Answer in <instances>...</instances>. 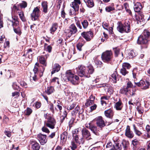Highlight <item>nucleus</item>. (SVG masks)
I'll list each match as a JSON object with an SVG mask.
<instances>
[{
	"label": "nucleus",
	"instance_id": "obj_61",
	"mask_svg": "<svg viewBox=\"0 0 150 150\" xmlns=\"http://www.w3.org/2000/svg\"><path fill=\"white\" fill-rule=\"evenodd\" d=\"M132 83L130 81H128L127 83V86L126 87L128 89H129V88H131L132 86Z\"/></svg>",
	"mask_w": 150,
	"mask_h": 150
},
{
	"label": "nucleus",
	"instance_id": "obj_19",
	"mask_svg": "<svg viewBox=\"0 0 150 150\" xmlns=\"http://www.w3.org/2000/svg\"><path fill=\"white\" fill-rule=\"evenodd\" d=\"M104 114L107 117L111 119L113 115V112L112 109H110L105 111Z\"/></svg>",
	"mask_w": 150,
	"mask_h": 150
},
{
	"label": "nucleus",
	"instance_id": "obj_57",
	"mask_svg": "<svg viewBox=\"0 0 150 150\" xmlns=\"http://www.w3.org/2000/svg\"><path fill=\"white\" fill-rule=\"evenodd\" d=\"M35 106L37 109L39 108L41 106V102H37L35 103Z\"/></svg>",
	"mask_w": 150,
	"mask_h": 150
},
{
	"label": "nucleus",
	"instance_id": "obj_3",
	"mask_svg": "<svg viewBox=\"0 0 150 150\" xmlns=\"http://www.w3.org/2000/svg\"><path fill=\"white\" fill-rule=\"evenodd\" d=\"M65 76V77L73 84H74L76 81L79 79V77L76 75H74L70 70L66 71Z\"/></svg>",
	"mask_w": 150,
	"mask_h": 150
},
{
	"label": "nucleus",
	"instance_id": "obj_21",
	"mask_svg": "<svg viewBox=\"0 0 150 150\" xmlns=\"http://www.w3.org/2000/svg\"><path fill=\"white\" fill-rule=\"evenodd\" d=\"M50 83L51 85H58L59 83V79L56 77L53 78L50 80Z\"/></svg>",
	"mask_w": 150,
	"mask_h": 150
},
{
	"label": "nucleus",
	"instance_id": "obj_4",
	"mask_svg": "<svg viewBox=\"0 0 150 150\" xmlns=\"http://www.w3.org/2000/svg\"><path fill=\"white\" fill-rule=\"evenodd\" d=\"M77 32V29L74 24H71L70 27L69 29L66 30L65 35L67 37L69 38L73 34L76 33Z\"/></svg>",
	"mask_w": 150,
	"mask_h": 150
},
{
	"label": "nucleus",
	"instance_id": "obj_35",
	"mask_svg": "<svg viewBox=\"0 0 150 150\" xmlns=\"http://www.w3.org/2000/svg\"><path fill=\"white\" fill-rule=\"evenodd\" d=\"M44 50L45 51H47L49 53L51 52L52 47L50 45H47V44L45 43L44 45Z\"/></svg>",
	"mask_w": 150,
	"mask_h": 150
},
{
	"label": "nucleus",
	"instance_id": "obj_14",
	"mask_svg": "<svg viewBox=\"0 0 150 150\" xmlns=\"http://www.w3.org/2000/svg\"><path fill=\"white\" fill-rule=\"evenodd\" d=\"M48 56L47 55L45 56H39L38 58L39 59L40 62L45 67L47 65L46 59Z\"/></svg>",
	"mask_w": 150,
	"mask_h": 150
},
{
	"label": "nucleus",
	"instance_id": "obj_33",
	"mask_svg": "<svg viewBox=\"0 0 150 150\" xmlns=\"http://www.w3.org/2000/svg\"><path fill=\"white\" fill-rule=\"evenodd\" d=\"M150 86V83L149 82L146 81H144V83H143V86H142V89L145 90L148 88Z\"/></svg>",
	"mask_w": 150,
	"mask_h": 150
},
{
	"label": "nucleus",
	"instance_id": "obj_13",
	"mask_svg": "<svg viewBox=\"0 0 150 150\" xmlns=\"http://www.w3.org/2000/svg\"><path fill=\"white\" fill-rule=\"evenodd\" d=\"M125 135L128 138H132L134 136L133 132L130 130V127L127 125L125 130Z\"/></svg>",
	"mask_w": 150,
	"mask_h": 150
},
{
	"label": "nucleus",
	"instance_id": "obj_23",
	"mask_svg": "<svg viewBox=\"0 0 150 150\" xmlns=\"http://www.w3.org/2000/svg\"><path fill=\"white\" fill-rule=\"evenodd\" d=\"M60 66L58 64H55L54 65L51 74H52L56 72H58L60 69Z\"/></svg>",
	"mask_w": 150,
	"mask_h": 150
},
{
	"label": "nucleus",
	"instance_id": "obj_50",
	"mask_svg": "<svg viewBox=\"0 0 150 150\" xmlns=\"http://www.w3.org/2000/svg\"><path fill=\"white\" fill-rule=\"evenodd\" d=\"M132 144L135 147L139 143V141L137 139H135L132 141Z\"/></svg>",
	"mask_w": 150,
	"mask_h": 150
},
{
	"label": "nucleus",
	"instance_id": "obj_64",
	"mask_svg": "<svg viewBox=\"0 0 150 150\" xmlns=\"http://www.w3.org/2000/svg\"><path fill=\"white\" fill-rule=\"evenodd\" d=\"M34 74H38V68L37 67L35 66L33 69Z\"/></svg>",
	"mask_w": 150,
	"mask_h": 150
},
{
	"label": "nucleus",
	"instance_id": "obj_60",
	"mask_svg": "<svg viewBox=\"0 0 150 150\" xmlns=\"http://www.w3.org/2000/svg\"><path fill=\"white\" fill-rule=\"evenodd\" d=\"M76 12L74 11V9H70L69 11V14L70 15H76Z\"/></svg>",
	"mask_w": 150,
	"mask_h": 150
},
{
	"label": "nucleus",
	"instance_id": "obj_36",
	"mask_svg": "<svg viewBox=\"0 0 150 150\" xmlns=\"http://www.w3.org/2000/svg\"><path fill=\"white\" fill-rule=\"evenodd\" d=\"M54 91V88L52 86L48 87L46 91L47 94L50 95Z\"/></svg>",
	"mask_w": 150,
	"mask_h": 150
},
{
	"label": "nucleus",
	"instance_id": "obj_42",
	"mask_svg": "<svg viewBox=\"0 0 150 150\" xmlns=\"http://www.w3.org/2000/svg\"><path fill=\"white\" fill-rule=\"evenodd\" d=\"M94 62L97 67H101L102 63L100 60L96 59L95 60Z\"/></svg>",
	"mask_w": 150,
	"mask_h": 150
},
{
	"label": "nucleus",
	"instance_id": "obj_10",
	"mask_svg": "<svg viewBox=\"0 0 150 150\" xmlns=\"http://www.w3.org/2000/svg\"><path fill=\"white\" fill-rule=\"evenodd\" d=\"M37 138L40 144L42 145H44L47 142V136L46 135L40 133L38 134Z\"/></svg>",
	"mask_w": 150,
	"mask_h": 150
},
{
	"label": "nucleus",
	"instance_id": "obj_40",
	"mask_svg": "<svg viewBox=\"0 0 150 150\" xmlns=\"http://www.w3.org/2000/svg\"><path fill=\"white\" fill-rule=\"evenodd\" d=\"M81 24L84 29H86L88 25V23L86 20H84L83 22H82Z\"/></svg>",
	"mask_w": 150,
	"mask_h": 150
},
{
	"label": "nucleus",
	"instance_id": "obj_7",
	"mask_svg": "<svg viewBox=\"0 0 150 150\" xmlns=\"http://www.w3.org/2000/svg\"><path fill=\"white\" fill-rule=\"evenodd\" d=\"M40 13L39 8L38 7H36L31 14L32 19L33 21L36 20L40 16Z\"/></svg>",
	"mask_w": 150,
	"mask_h": 150
},
{
	"label": "nucleus",
	"instance_id": "obj_11",
	"mask_svg": "<svg viewBox=\"0 0 150 150\" xmlns=\"http://www.w3.org/2000/svg\"><path fill=\"white\" fill-rule=\"evenodd\" d=\"M81 35L87 41H89L93 38V33L91 31L84 32L81 33Z\"/></svg>",
	"mask_w": 150,
	"mask_h": 150
},
{
	"label": "nucleus",
	"instance_id": "obj_38",
	"mask_svg": "<svg viewBox=\"0 0 150 150\" xmlns=\"http://www.w3.org/2000/svg\"><path fill=\"white\" fill-rule=\"evenodd\" d=\"M33 110L30 108L28 107L25 111V115H26L29 116L32 113Z\"/></svg>",
	"mask_w": 150,
	"mask_h": 150
},
{
	"label": "nucleus",
	"instance_id": "obj_56",
	"mask_svg": "<svg viewBox=\"0 0 150 150\" xmlns=\"http://www.w3.org/2000/svg\"><path fill=\"white\" fill-rule=\"evenodd\" d=\"M12 25L13 28H16V27L19 24V22L18 21H12Z\"/></svg>",
	"mask_w": 150,
	"mask_h": 150
},
{
	"label": "nucleus",
	"instance_id": "obj_30",
	"mask_svg": "<svg viewBox=\"0 0 150 150\" xmlns=\"http://www.w3.org/2000/svg\"><path fill=\"white\" fill-rule=\"evenodd\" d=\"M58 27V25L57 23H53L50 29V33L52 34H53L56 30Z\"/></svg>",
	"mask_w": 150,
	"mask_h": 150
},
{
	"label": "nucleus",
	"instance_id": "obj_18",
	"mask_svg": "<svg viewBox=\"0 0 150 150\" xmlns=\"http://www.w3.org/2000/svg\"><path fill=\"white\" fill-rule=\"evenodd\" d=\"M142 8L141 4L139 2H137L135 3L134 6V11L137 12H139Z\"/></svg>",
	"mask_w": 150,
	"mask_h": 150
},
{
	"label": "nucleus",
	"instance_id": "obj_49",
	"mask_svg": "<svg viewBox=\"0 0 150 150\" xmlns=\"http://www.w3.org/2000/svg\"><path fill=\"white\" fill-rule=\"evenodd\" d=\"M79 132V130L78 129H76L73 130L72 132V137H73V136H75V135H78Z\"/></svg>",
	"mask_w": 150,
	"mask_h": 150
},
{
	"label": "nucleus",
	"instance_id": "obj_31",
	"mask_svg": "<svg viewBox=\"0 0 150 150\" xmlns=\"http://www.w3.org/2000/svg\"><path fill=\"white\" fill-rule=\"evenodd\" d=\"M129 91V89L128 88L126 87H123L120 90V92L121 93L127 95Z\"/></svg>",
	"mask_w": 150,
	"mask_h": 150
},
{
	"label": "nucleus",
	"instance_id": "obj_15",
	"mask_svg": "<svg viewBox=\"0 0 150 150\" xmlns=\"http://www.w3.org/2000/svg\"><path fill=\"white\" fill-rule=\"evenodd\" d=\"M30 143L32 145L31 149L32 150H39L40 146L37 142L35 140H32L30 141Z\"/></svg>",
	"mask_w": 150,
	"mask_h": 150
},
{
	"label": "nucleus",
	"instance_id": "obj_63",
	"mask_svg": "<svg viewBox=\"0 0 150 150\" xmlns=\"http://www.w3.org/2000/svg\"><path fill=\"white\" fill-rule=\"evenodd\" d=\"M42 131L45 132L47 133H49L50 132V131L47 128V127H43L42 128Z\"/></svg>",
	"mask_w": 150,
	"mask_h": 150
},
{
	"label": "nucleus",
	"instance_id": "obj_51",
	"mask_svg": "<svg viewBox=\"0 0 150 150\" xmlns=\"http://www.w3.org/2000/svg\"><path fill=\"white\" fill-rule=\"evenodd\" d=\"M20 6L21 8H25L27 6V3L25 1H23L20 4Z\"/></svg>",
	"mask_w": 150,
	"mask_h": 150
},
{
	"label": "nucleus",
	"instance_id": "obj_8",
	"mask_svg": "<svg viewBox=\"0 0 150 150\" xmlns=\"http://www.w3.org/2000/svg\"><path fill=\"white\" fill-rule=\"evenodd\" d=\"M56 123L55 119L52 117H49L47 120L45 122V125L47 127L52 129H53L54 128V126Z\"/></svg>",
	"mask_w": 150,
	"mask_h": 150
},
{
	"label": "nucleus",
	"instance_id": "obj_39",
	"mask_svg": "<svg viewBox=\"0 0 150 150\" xmlns=\"http://www.w3.org/2000/svg\"><path fill=\"white\" fill-rule=\"evenodd\" d=\"M14 32L17 34L20 35L21 33L20 28L18 27L17 28H14L13 29Z\"/></svg>",
	"mask_w": 150,
	"mask_h": 150
},
{
	"label": "nucleus",
	"instance_id": "obj_32",
	"mask_svg": "<svg viewBox=\"0 0 150 150\" xmlns=\"http://www.w3.org/2000/svg\"><path fill=\"white\" fill-rule=\"evenodd\" d=\"M115 106L116 109L117 110H120L122 108V102L119 101L116 103L115 104Z\"/></svg>",
	"mask_w": 150,
	"mask_h": 150
},
{
	"label": "nucleus",
	"instance_id": "obj_53",
	"mask_svg": "<svg viewBox=\"0 0 150 150\" xmlns=\"http://www.w3.org/2000/svg\"><path fill=\"white\" fill-rule=\"evenodd\" d=\"M144 83V81L142 80H141L139 82L136 83L135 82V84L138 86L141 87L142 88V86H143V83Z\"/></svg>",
	"mask_w": 150,
	"mask_h": 150
},
{
	"label": "nucleus",
	"instance_id": "obj_27",
	"mask_svg": "<svg viewBox=\"0 0 150 150\" xmlns=\"http://www.w3.org/2000/svg\"><path fill=\"white\" fill-rule=\"evenodd\" d=\"M124 24L125 32L128 33L129 32L130 30L129 22L128 21H126Z\"/></svg>",
	"mask_w": 150,
	"mask_h": 150
},
{
	"label": "nucleus",
	"instance_id": "obj_24",
	"mask_svg": "<svg viewBox=\"0 0 150 150\" xmlns=\"http://www.w3.org/2000/svg\"><path fill=\"white\" fill-rule=\"evenodd\" d=\"M32 50L31 49L27 50L26 55H28L27 57L28 58V61L31 62L32 59Z\"/></svg>",
	"mask_w": 150,
	"mask_h": 150
},
{
	"label": "nucleus",
	"instance_id": "obj_37",
	"mask_svg": "<svg viewBox=\"0 0 150 150\" xmlns=\"http://www.w3.org/2000/svg\"><path fill=\"white\" fill-rule=\"evenodd\" d=\"M18 13L21 20L23 21H25V19L24 16L23 12L21 11L20 12H18Z\"/></svg>",
	"mask_w": 150,
	"mask_h": 150
},
{
	"label": "nucleus",
	"instance_id": "obj_12",
	"mask_svg": "<svg viewBox=\"0 0 150 150\" xmlns=\"http://www.w3.org/2000/svg\"><path fill=\"white\" fill-rule=\"evenodd\" d=\"M81 3L80 0H74V2L70 4V6L74 9L75 11H78L79 10V5Z\"/></svg>",
	"mask_w": 150,
	"mask_h": 150
},
{
	"label": "nucleus",
	"instance_id": "obj_28",
	"mask_svg": "<svg viewBox=\"0 0 150 150\" xmlns=\"http://www.w3.org/2000/svg\"><path fill=\"white\" fill-rule=\"evenodd\" d=\"M124 24H122L121 22L119 23V25L117 27L118 30L120 33H123L125 31Z\"/></svg>",
	"mask_w": 150,
	"mask_h": 150
},
{
	"label": "nucleus",
	"instance_id": "obj_54",
	"mask_svg": "<svg viewBox=\"0 0 150 150\" xmlns=\"http://www.w3.org/2000/svg\"><path fill=\"white\" fill-rule=\"evenodd\" d=\"M76 106L75 103H73L71 105H68L67 107V109L68 110H71L72 109Z\"/></svg>",
	"mask_w": 150,
	"mask_h": 150
},
{
	"label": "nucleus",
	"instance_id": "obj_6",
	"mask_svg": "<svg viewBox=\"0 0 150 150\" xmlns=\"http://www.w3.org/2000/svg\"><path fill=\"white\" fill-rule=\"evenodd\" d=\"M130 64L127 63H124L122 65V68L120 69V72L123 75L125 76L128 73V70L131 67Z\"/></svg>",
	"mask_w": 150,
	"mask_h": 150
},
{
	"label": "nucleus",
	"instance_id": "obj_16",
	"mask_svg": "<svg viewBox=\"0 0 150 150\" xmlns=\"http://www.w3.org/2000/svg\"><path fill=\"white\" fill-rule=\"evenodd\" d=\"M83 137L87 139L91 136L90 132L87 129L83 128L81 131Z\"/></svg>",
	"mask_w": 150,
	"mask_h": 150
},
{
	"label": "nucleus",
	"instance_id": "obj_44",
	"mask_svg": "<svg viewBox=\"0 0 150 150\" xmlns=\"http://www.w3.org/2000/svg\"><path fill=\"white\" fill-rule=\"evenodd\" d=\"M38 75V74H33L31 75V77L34 81H36L38 79L37 77Z\"/></svg>",
	"mask_w": 150,
	"mask_h": 150
},
{
	"label": "nucleus",
	"instance_id": "obj_58",
	"mask_svg": "<svg viewBox=\"0 0 150 150\" xmlns=\"http://www.w3.org/2000/svg\"><path fill=\"white\" fill-rule=\"evenodd\" d=\"M137 110L139 113V114H142L144 112L142 108L141 107H137Z\"/></svg>",
	"mask_w": 150,
	"mask_h": 150
},
{
	"label": "nucleus",
	"instance_id": "obj_48",
	"mask_svg": "<svg viewBox=\"0 0 150 150\" xmlns=\"http://www.w3.org/2000/svg\"><path fill=\"white\" fill-rule=\"evenodd\" d=\"M113 49L115 52V56L117 57L120 53V49L117 48H115Z\"/></svg>",
	"mask_w": 150,
	"mask_h": 150
},
{
	"label": "nucleus",
	"instance_id": "obj_59",
	"mask_svg": "<svg viewBox=\"0 0 150 150\" xmlns=\"http://www.w3.org/2000/svg\"><path fill=\"white\" fill-rule=\"evenodd\" d=\"M102 26L105 29L108 30L107 28L108 27V23L105 22H103L102 23Z\"/></svg>",
	"mask_w": 150,
	"mask_h": 150
},
{
	"label": "nucleus",
	"instance_id": "obj_46",
	"mask_svg": "<svg viewBox=\"0 0 150 150\" xmlns=\"http://www.w3.org/2000/svg\"><path fill=\"white\" fill-rule=\"evenodd\" d=\"M83 43L82 42H79L76 45L77 49L80 51L81 50V47L83 46Z\"/></svg>",
	"mask_w": 150,
	"mask_h": 150
},
{
	"label": "nucleus",
	"instance_id": "obj_25",
	"mask_svg": "<svg viewBox=\"0 0 150 150\" xmlns=\"http://www.w3.org/2000/svg\"><path fill=\"white\" fill-rule=\"evenodd\" d=\"M73 138L75 142L77 143L80 144L81 143H83V138H81L80 139H79L78 135L73 136Z\"/></svg>",
	"mask_w": 150,
	"mask_h": 150
},
{
	"label": "nucleus",
	"instance_id": "obj_29",
	"mask_svg": "<svg viewBox=\"0 0 150 150\" xmlns=\"http://www.w3.org/2000/svg\"><path fill=\"white\" fill-rule=\"evenodd\" d=\"M84 1L89 7L91 8L94 6L93 0H84Z\"/></svg>",
	"mask_w": 150,
	"mask_h": 150
},
{
	"label": "nucleus",
	"instance_id": "obj_45",
	"mask_svg": "<svg viewBox=\"0 0 150 150\" xmlns=\"http://www.w3.org/2000/svg\"><path fill=\"white\" fill-rule=\"evenodd\" d=\"M70 147L72 150H74L76 148L77 146L74 141H73L71 142Z\"/></svg>",
	"mask_w": 150,
	"mask_h": 150
},
{
	"label": "nucleus",
	"instance_id": "obj_20",
	"mask_svg": "<svg viewBox=\"0 0 150 150\" xmlns=\"http://www.w3.org/2000/svg\"><path fill=\"white\" fill-rule=\"evenodd\" d=\"M95 99V97L92 95H91L88 99L87 100V102L85 103L86 106L88 107L92 104L94 103V100Z\"/></svg>",
	"mask_w": 150,
	"mask_h": 150
},
{
	"label": "nucleus",
	"instance_id": "obj_22",
	"mask_svg": "<svg viewBox=\"0 0 150 150\" xmlns=\"http://www.w3.org/2000/svg\"><path fill=\"white\" fill-rule=\"evenodd\" d=\"M110 79H112L114 83H116L117 81L119 80L118 75L116 71L114 72V73L111 75Z\"/></svg>",
	"mask_w": 150,
	"mask_h": 150
},
{
	"label": "nucleus",
	"instance_id": "obj_55",
	"mask_svg": "<svg viewBox=\"0 0 150 150\" xmlns=\"http://www.w3.org/2000/svg\"><path fill=\"white\" fill-rule=\"evenodd\" d=\"M20 93L18 92H15L12 93V96H15V98H17L19 96Z\"/></svg>",
	"mask_w": 150,
	"mask_h": 150
},
{
	"label": "nucleus",
	"instance_id": "obj_62",
	"mask_svg": "<svg viewBox=\"0 0 150 150\" xmlns=\"http://www.w3.org/2000/svg\"><path fill=\"white\" fill-rule=\"evenodd\" d=\"M150 137V134L149 132H147L144 135V138L145 139H147Z\"/></svg>",
	"mask_w": 150,
	"mask_h": 150
},
{
	"label": "nucleus",
	"instance_id": "obj_47",
	"mask_svg": "<svg viewBox=\"0 0 150 150\" xmlns=\"http://www.w3.org/2000/svg\"><path fill=\"white\" fill-rule=\"evenodd\" d=\"M12 86L13 88L15 90H18L20 89L19 87L17 86L16 82L13 83Z\"/></svg>",
	"mask_w": 150,
	"mask_h": 150
},
{
	"label": "nucleus",
	"instance_id": "obj_52",
	"mask_svg": "<svg viewBox=\"0 0 150 150\" xmlns=\"http://www.w3.org/2000/svg\"><path fill=\"white\" fill-rule=\"evenodd\" d=\"M3 21L2 16L0 14V28L3 27Z\"/></svg>",
	"mask_w": 150,
	"mask_h": 150
},
{
	"label": "nucleus",
	"instance_id": "obj_2",
	"mask_svg": "<svg viewBox=\"0 0 150 150\" xmlns=\"http://www.w3.org/2000/svg\"><path fill=\"white\" fill-rule=\"evenodd\" d=\"M150 35V33L147 31L144 30L143 33L138 38L137 43L140 45H147L149 41Z\"/></svg>",
	"mask_w": 150,
	"mask_h": 150
},
{
	"label": "nucleus",
	"instance_id": "obj_41",
	"mask_svg": "<svg viewBox=\"0 0 150 150\" xmlns=\"http://www.w3.org/2000/svg\"><path fill=\"white\" fill-rule=\"evenodd\" d=\"M137 55V53L134 52L133 50H131L129 52V58H133L135 57Z\"/></svg>",
	"mask_w": 150,
	"mask_h": 150
},
{
	"label": "nucleus",
	"instance_id": "obj_9",
	"mask_svg": "<svg viewBox=\"0 0 150 150\" xmlns=\"http://www.w3.org/2000/svg\"><path fill=\"white\" fill-rule=\"evenodd\" d=\"M96 124L97 126L102 129L107 124V121L105 122L101 116H99L96 119Z\"/></svg>",
	"mask_w": 150,
	"mask_h": 150
},
{
	"label": "nucleus",
	"instance_id": "obj_1",
	"mask_svg": "<svg viewBox=\"0 0 150 150\" xmlns=\"http://www.w3.org/2000/svg\"><path fill=\"white\" fill-rule=\"evenodd\" d=\"M77 73L81 77L89 78L90 77V74H92L94 71L93 67L90 65L87 67L86 70V67L83 65L79 66L76 68Z\"/></svg>",
	"mask_w": 150,
	"mask_h": 150
},
{
	"label": "nucleus",
	"instance_id": "obj_34",
	"mask_svg": "<svg viewBox=\"0 0 150 150\" xmlns=\"http://www.w3.org/2000/svg\"><path fill=\"white\" fill-rule=\"evenodd\" d=\"M133 127L134 132L135 134L138 136H140L142 134L141 131L138 130L134 125H133Z\"/></svg>",
	"mask_w": 150,
	"mask_h": 150
},
{
	"label": "nucleus",
	"instance_id": "obj_5",
	"mask_svg": "<svg viewBox=\"0 0 150 150\" xmlns=\"http://www.w3.org/2000/svg\"><path fill=\"white\" fill-rule=\"evenodd\" d=\"M112 57V54L111 51H106L103 53L101 57L104 62L110 61Z\"/></svg>",
	"mask_w": 150,
	"mask_h": 150
},
{
	"label": "nucleus",
	"instance_id": "obj_17",
	"mask_svg": "<svg viewBox=\"0 0 150 150\" xmlns=\"http://www.w3.org/2000/svg\"><path fill=\"white\" fill-rule=\"evenodd\" d=\"M42 10V11L45 13L48 11V3L46 1H42L41 3Z\"/></svg>",
	"mask_w": 150,
	"mask_h": 150
},
{
	"label": "nucleus",
	"instance_id": "obj_43",
	"mask_svg": "<svg viewBox=\"0 0 150 150\" xmlns=\"http://www.w3.org/2000/svg\"><path fill=\"white\" fill-rule=\"evenodd\" d=\"M105 9L107 12H110L111 11L114 10L115 8L113 7L108 6L105 8Z\"/></svg>",
	"mask_w": 150,
	"mask_h": 150
},
{
	"label": "nucleus",
	"instance_id": "obj_26",
	"mask_svg": "<svg viewBox=\"0 0 150 150\" xmlns=\"http://www.w3.org/2000/svg\"><path fill=\"white\" fill-rule=\"evenodd\" d=\"M89 128L96 135H98V130L96 126L94 125H90Z\"/></svg>",
	"mask_w": 150,
	"mask_h": 150
}]
</instances>
